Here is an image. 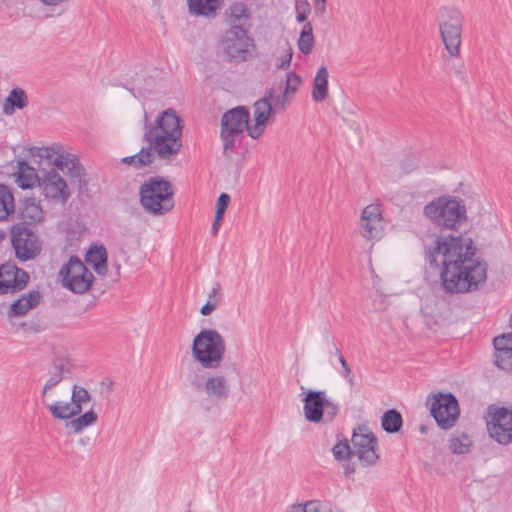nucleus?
<instances>
[{"instance_id":"obj_3","label":"nucleus","mask_w":512,"mask_h":512,"mask_svg":"<svg viewBox=\"0 0 512 512\" xmlns=\"http://www.w3.org/2000/svg\"><path fill=\"white\" fill-rule=\"evenodd\" d=\"M139 202L143 210L153 216H163L175 206L174 188L161 176H151L139 187Z\"/></svg>"},{"instance_id":"obj_38","label":"nucleus","mask_w":512,"mask_h":512,"mask_svg":"<svg viewBox=\"0 0 512 512\" xmlns=\"http://www.w3.org/2000/svg\"><path fill=\"white\" fill-rule=\"evenodd\" d=\"M62 153H66L65 150L62 149L59 145H53L51 147H41L37 148V153L34 155L40 158V163L42 164V161H46L49 169L53 167L55 169V159L59 155H62Z\"/></svg>"},{"instance_id":"obj_60","label":"nucleus","mask_w":512,"mask_h":512,"mask_svg":"<svg viewBox=\"0 0 512 512\" xmlns=\"http://www.w3.org/2000/svg\"><path fill=\"white\" fill-rule=\"evenodd\" d=\"M415 167H416L415 165H411V166H409V168L407 169V171H411V170H413Z\"/></svg>"},{"instance_id":"obj_37","label":"nucleus","mask_w":512,"mask_h":512,"mask_svg":"<svg viewBox=\"0 0 512 512\" xmlns=\"http://www.w3.org/2000/svg\"><path fill=\"white\" fill-rule=\"evenodd\" d=\"M472 442L464 432L456 431L449 440V448L454 454H465L469 451Z\"/></svg>"},{"instance_id":"obj_51","label":"nucleus","mask_w":512,"mask_h":512,"mask_svg":"<svg viewBox=\"0 0 512 512\" xmlns=\"http://www.w3.org/2000/svg\"><path fill=\"white\" fill-rule=\"evenodd\" d=\"M236 136L222 137L224 142V152L232 151L234 148V141Z\"/></svg>"},{"instance_id":"obj_42","label":"nucleus","mask_w":512,"mask_h":512,"mask_svg":"<svg viewBox=\"0 0 512 512\" xmlns=\"http://www.w3.org/2000/svg\"><path fill=\"white\" fill-rule=\"evenodd\" d=\"M90 398H91L90 394L85 388L78 386V385L73 386L72 396H71L72 402L86 403V402L90 401Z\"/></svg>"},{"instance_id":"obj_14","label":"nucleus","mask_w":512,"mask_h":512,"mask_svg":"<svg viewBox=\"0 0 512 512\" xmlns=\"http://www.w3.org/2000/svg\"><path fill=\"white\" fill-rule=\"evenodd\" d=\"M250 113L247 107L237 106L225 112L221 118V137L238 136L248 127Z\"/></svg>"},{"instance_id":"obj_13","label":"nucleus","mask_w":512,"mask_h":512,"mask_svg":"<svg viewBox=\"0 0 512 512\" xmlns=\"http://www.w3.org/2000/svg\"><path fill=\"white\" fill-rule=\"evenodd\" d=\"M487 427L491 438L499 444L507 445L512 442V410L496 408Z\"/></svg>"},{"instance_id":"obj_33","label":"nucleus","mask_w":512,"mask_h":512,"mask_svg":"<svg viewBox=\"0 0 512 512\" xmlns=\"http://www.w3.org/2000/svg\"><path fill=\"white\" fill-rule=\"evenodd\" d=\"M97 419V413L93 410H90L80 415L78 418L66 422L65 426L70 430V432L77 434L80 433L83 429L93 425Z\"/></svg>"},{"instance_id":"obj_57","label":"nucleus","mask_w":512,"mask_h":512,"mask_svg":"<svg viewBox=\"0 0 512 512\" xmlns=\"http://www.w3.org/2000/svg\"><path fill=\"white\" fill-rule=\"evenodd\" d=\"M134 162H135L134 155L128 156V157H124L122 159V163L130 165L132 167H133Z\"/></svg>"},{"instance_id":"obj_50","label":"nucleus","mask_w":512,"mask_h":512,"mask_svg":"<svg viewBox=\"0 0 512 512\" xmlns=\"http://www.w3.org/2000/svg\"><path fill=\"white\" fill-rule=\"evenodd\" d=\"M220 284L217 283L211 290L210 294H209V301H217V305H219L220 303V300H221V296H220Z\"/></svg>"},{"instance_id":"obj_52","label":"nucleus","mask_w":512,"mask_h":512,"mask_svg":"<svg viewBox=\"0 0 512 512\" xmlns=\"http://www.w3.org/2000/svg\"><path fill=\"white\" fill-rule=\"evenodd\" d=\"M222 220H223V216H221V215L219 216V215L215 214V218H214L212 228H211V232H212L213 236H216L218 234Z\"/></svg>"},{"instance_id":"obj_39","label":"nucleus","mask_w":512,"mask_h":512,"mask_svg":"<svg viewBox=\"0 0 512 512\" xmlns=\"http://www.w3.org/2000/svg\"><path fill=\"white\" fill-rule=\"evenodd\" d=\"M47 408L55 419L69 420L72 418L69 402L56 401L50 405H47Z\"/></svg>"},{"instance_id":"obj_62","label":"nucleus","mask_w":512,"mask_h":512,"mask_svg":"<svg viewBox=\"0 0 512 512\" xmlns=\"http://www.w3.org/2000/svg\"><path fill=\"white\" fill-rule=\"evenodd\" d=\"M337 350H339L337 347H335L334 354L337 356Z\"/></svg>"},{"instance_id":"obj_4","label":"nucleus","mask_w":512,"mask_h":512,"mask_svg":"<svg viewBox=\"0 0 512 512\" xmlns=\"http://www.w3.org/2000/svg\"><path fill=\"white\" fill-rule=\"evenodd\" d=\"M425 215L438 226L456 230L467 220L464 201L455 196H440L424 207Z\"/></svg>"},{"instance_id":"obj_12","label":"nucleus","mask_w":512,"mask_h":512,"mask_svg":"<svg viewBox=\"0 0 512 512\" xmlns=\"http://www.w3.org/2000/svg\"><path fill=\"white\" fill-rule=\"evenodd\" d=\"M28 281L29 274L15 263L8 261L0 265V294L21 291Z\"/></svg>"},{"instance_id":"obj_56","label":"nucleus","mask_w":512,"mask_h":512,"mask_svg":"<svg viewBox=\"0 0 512 512\" xmlns=\"http://www.w3.org/2000/svg\"><path fill=\"white\" fill-rule=\"evenodd\" d=\"M355 472V466L352 463H346L344 465V473L347 477Z\"/></svg>"},{"instance_id":"obj_16","label":"nucleus","mask_w":512,"mask_h":512,"mask_svg":"<svg viewBox=\"0 0 512 512\" xmlns=\"http://www.w3.org/2000/svg\"><path fill=\"white\" fill-rule=\"evenodd\" d=\"M382 213L375 204L366 206L361 213L359 231L366 240L379 239L382 234Z\"/></svg>"},{"instance_id":"obj_48","label":"nucleus","mask_w":512,"mask_h":512,"mask_svg":"<svg viewBox=\"0 0 512 512\" xmlns=\"http://www.w3.org/2000/svg\"><path fill=\"white\" fill-rule=\"evenodd\" d=\"M302 507L305 508L307 512H322V504L320 501L317 500L308 501L304 505H302Z\"/></svg>"},{"instance_id":"obj_28","label":"nucleus","mask_w":512,"mask_h":512,"mask_svg":"<svg viewBox=\"0 0 512 512\" xmlns=\"http://www.w3.org/2000/svg\"><path fill=\"white\" fill-rule=\"evenodd\" d=\"M28 105V96L21 88H13L3 104V112L12 115L16 109L22 110Z\"/></svg>"},{"instance_id":"obj_41","label":"nucleus","mask_w":512,"mask_h":512,"mask_svg":"<svg viewBox=\"0 0 512 512\" xmlns=\"http://www.w3.org/2000/svg\"><path fill=\"white\" fill-rule=\"evenodd\" d=\"M333 455L337 460H345L353 455V447L351 448L348 440L338 442L332 449Z\"/></svg>"},{"instance_id":"obj_63","label":"nucleus","mask_w":512,"mask_h":512,"mask_svg":"<svg viewBox=\"0 0 512 512\" xmlns=\"http://www.w3.org/2000/svg\"><path fill=\"white\" fill-rule=\"evenodd\" d=\"M187 512H191L190 510H188Z\"/></svg>"},{"instance_id":"obj_24","label":"nucleus","mask_w":512,"mask_h":512,"mask_svg":"<svg viewBox=\"0 0 512 512\" xmlns=\"http://www.w3.org/2000/svg\"><path fill=\"white\" fill-rule=\"evenodd\" d=\"M41 297V293L38 290H32L27 295L20 297L11 304L7 313L8 317L23 316L30 309L38 305Z\"/></svg>"},{"instance_id":"obj_17","label":"nucleus","mask_w":512,"mask_h":512,"mask_svg":"<svg viewBox=\"0 0 512 512\" xmlns=\"http://www.w3.org/2000/svg\"><path fill=\"white\" fill-rule=\"evenodd\" d=\"M225 21L229 25L227 31L249 33L252 26L250 9L242 2H234L225 11Z\"/></svg>"},{"instance_id":"obj_53","label":"nucleus","mask_w":512,"mask_h":512,"mask_svg":"<svg viewBox=\"0 0 512 512\" xmlns=\"http://www.w3.org/2000/svg\"><path fill=\"white\" fill-rule=\"evenodd\" d=\"M82 404L80 402L70 403V412H72V418L79 415L82 412Z\"/></svg>"},{"instance_id":"obj_22","label":"nucleus","mask_w":512,"mask_h":512,"mask_svg":"<svg viewBox=\"0 0 512 512\" xmlns=\"http://www.w3.org/2000/svg\"><path fill=\"white\" fill-rule=\"evenodd\" d=\"M41 168V163L37 169L35 167L30 166L25 160L18 161V172H17V183L18 186L22 189H30L33 188L36 184L39 185L41 181L43 172Z\"/></svg>"},{"instance_id":"obj_55","label":"nucleus","mask_w":512,"mask_h":512,"mask_svg":"<svg viewBox=\"0 0 512 512\" xmlns=\"http://www.w3.org/2000/svg\"><path fill=\"white\" fill-rule=\"evenodd\" d=\"M190 384L196 389L200 390L202 386V378L199 375H195L190 379Z\"/></svg>"},{"instance_id":"obj_34","label":"nucleus","mask_w":512,"mask_h":512,"mask_svg":"<svg viewBox=\"0 0 512 512\" xmlns=\"http://www.w3.org/2000/svg\"><path fill=\"white\" fill-rule=\"evenodd\" d=\"M403 424V418L399 411L396 409H390L384 412L381 425L385 432L387 433H397Z\"/></svg>"},{"instance_id":"obj_23","label":"nucleus","mask_w":512,"mask_h":512,"mask_svg":"<svg viewBox=\"0 0 512 512\" xmlns=\"http://www.w3.org/2000/svg\"><path fill=\"white\" fill-rule=\"evenodd\" d=\"M191 15L208 19L215 18L223 5V0H187Z\"/></svg>"},{"instance_id":"obj_36","label":"nucleus","mask_w":512,"mask_h":512,"mask_svg":"<svg viewBox=\"0 0 512 512\" xmlns=\"http://www.w3.org/2000/svg\"><path fill=\"white\" fill-rule=\"evenodd\" d=\"M351 441L353 448L356 446H363V444L366 443H372V445L378 446L377 437L369 431L368 427L365 425H359L353 430Z\"/></svg>"},{"instance_id":"obj_61","label":"nucleus","mask_w":512,"mask_h":512,"mask_svg":"<svg viewBox=\"0 0 512 512\" xmlns=\"http://www.w3.org/2000/svg\"><path fill=\"white\" fill-rule=\"evenodd\" d=\"M420 430H421V432H426V427L425 426H421Z\"/></svg>"},{"instance_id":"obj_7","label":"nucleus","mask_w":512,"mask_h":512,"mask_svg":"<svg viewBox=\"0 0 512 512\" xmlns=\"http://www.w3.org/2000/svg\"><path fill=\"white\" fill-rule=\"evenodd\" d=\"M10 241L18 260L25 262L35 259L42 250L37 233L24 224H15L10 229Z\"/></svg>"},{"instance_id":"obj_25","label":"nucleus","mask_w":512,"mask_h":512,"mask_svg":"<svg viewBox=\"0 0 512 512\" xmlns=\"http://www.w3.org/2000/svg\"><path fill=\"white\" fill-rule=\"evenodd\" d=\"M203 388L209 397L218 400H226L230 393L228 380L222 375L208 377Z\"/></svg>"},{"instance_id":"obj_20","label":"nucleus","mask_w":512,"mask_h":512,"mask_svg":"<svg viewBox=\"0 0 512 512\" xmlns=\"http://www.w3.org/2000/svg\"><path fill=\"white\" fill-rule=\"evenodd\" d=\"M495 364L503 370H512V332L493 339Z\"/></svg>"},{"instance_id":"obj_8","label":"nucleus","mask_w":512,"mask_h":512,"mask_svg":"<svg viewBox=\"0 0 512 512\" xmlns=\"http://www.w3.org/2000/svg\"><path fill=\"white\" fill-rule=\"evenodd\" d=\"M59 274L62 276L63 286L77 294L87 292L95 279L93 273L77 256H71Z\"/></svg>"},{"instance_id":"obj_5","label":"nucleus","mask_w":512,"mask_h":512,"mask_svg":"<svg viewBox=\"0 0 512 512\" xmlns=\"http://www.w3.org/2000/svg\"><path fill=\"white\" fill-rule=\"evenodd\" d=\"M225 350V341L216 330L203 329L193 339L192 355L204 368H218Z\"/></svg>"},{"instance_id":"obj_21","label":"nucleus","mask_w":512,"mask_h":512,"mask_svg":"<svg viewBox=\"0 0 512 512\" xmlns=\"http://www.w3.org/2000/svg\"><path fill=\"white\" fill-rule=\"evenodd\" d=\"M19 218L21 220L19 224L31 227L43 221L44 211L35 198H26L20 205Z\"/></svg>"},{"instance_id":"obj_47","label":"nucleus","mask_w":512,"mask_h":512,"mask_svg":"<svg viewBox=\"0 0 512 512\" xmlns=\"http://www.w3.org/2000/svg\"><path fill=\"white\" fill-rule=\"evenodd\" d=\"M314 4V13L318 17H323L326 13V0H312Z\"/></svg>"},{"instance_id":"obj_15","label":"nucleus","mask_w":512,"mask_h":512,"mask_svg":"<svg viewBox=\"0 0 512 512\" xmlns=\"http://www.w3.org/2000/svg\"><path fill=\"white\" fill-rule=\"evenodd\" d=\"M43 175L39 182L45 198L61 201L65 203L70 197L65 180L59 175V173L51 167L49 170L42 169Z\"/></svg>"},{"instance_id":"obj_43","label":"nucleus","mask_w":512,"mask_h":512,"mask_svg":"<svg viewBox=\"0 0 512 512\" xmlns=\"http://www.w3.org/2000/svg\"><path fill=\"white\" fill-rule=\"evenodd\" d=\"M337 357L342 366L341 375L349 382V384L351 386H353L354 385V377L352 375L351 368H350L349 364L347 363L346 359L344 358V356L342 355V353L340 352V350H337Z\"/></svg>"},{"instance_id":"obj_9","label":"nucleus","mask_w":512,"mask_h":512,"mask_svg":"<svg viewBox=\"0 0 512 512\" xmlns=\"http://www.w3.org/2000/svg\"><path fill=\"white\" fill-rule=\"evenodd\" d=\"M430 410L431 415L442 429L451 428L460 414L457 398L452 393L436 395Z\"/></svg>"},{"instance_id":"obj_30","label":"nucleus","mask_w":512,"mask_h":512,"mask_svg":"<svg viewBox=\"0 0 512 512\" xmlns=\"http://www.w3.org/2000/svg\"><path fill=\"white\" fill-rule=\"evenodd\" d=\"M353 455H356L364 466L374 465L379 460V447L372 443L356 446L353 448Z\"/></svg>"},{"instance_id":"obj_45","label":"nucleus","mask_w":512,"mask_h":512,"mask_svg":"<svg viewBox=\"0 0 512 512\" xmlns=\"http://www.w3.org/2000/svg\"><path fill=\"white\" fill-rule=\"evenodd\" d=\"M339 412V405L325 398L324 417L326 421H332Z\"/></svg>"},{"instance_id":"obj_11","label":"nucleus","mask_w":512,"mask_h":512,"mask_svg":"<svg viewBox=\"0 0 512 512\" xmlns=\"http://www.w3.org/2000/svg\"><path fill=\"white\" fill-rule=\"evenodd\" d=\"M275 98V90L269 88L264 96L254 103L255 124L248 127V135L251 138L258 139L264 133L270 117L278 109L275 108Z\"/></svg>"},{"instance_id":"obj_46","label":"nucleus","mask_w":512,"mask_h":512,"mask_svg":"<svg viewBox=\"0 0 512 512\" xmlns=\"http://www.w3.org/2000/svg\"><path fill=\"white\" fill-rule=\"evenodd\" d=\"M293 56V50L290 45H288L284 54L279 58V63L277 67L281 70H286L290 67Z\"/></svg>"},{"instance_id":"obj_18","label":"nucleus","mask_w":512,"mask_h":512,"mask_svg":"<svg viewBox=\"0 0 512 512\" xmlns=\"http://www.w3.org/2000/svg\"><path fill=\"white\" fill-rule=\"evenodd\" d=\"M326 392L309 390L303 399L305 418L314 423H319L324 418Z\"/></svg>"},{"instance_id":"obj_2","label":"nucleus","mask_w":512,"mask_h":512,"mask_svg":"<svg viewBox=\"0 0 512 512\" xmlns=\"http://www.w3.org/2000/svg\"><path fill=\"white\" fill-rule=\"evenodd\" d=\"M180 118L175 110L169 108L163 111L154 123L148 121L144 111L143 140L148 144L134 155L133 167L141 169L153 164L155 154L161 160L173 159L181 150L182 127Z\"/></svg>"},{"instance_id":"obj_10","label":"nucleus","mask_w":512,"mask_h":512,"mask_svg":"<svg viewBox=\"0 0 512 512\" xmlns=\"http://www.w3.org/2000/svg\"><path fill=\"white\" fill-rule=\"evenodd\" d=\"M223 52L230 62H243L250 56V48L254 47L249 33L226 31L223 38Z\"/></svg>"},{"instance_id":"obj_26","label":"nucleus","mask_w":512,"mask_h":512,"mask_svg":"<svg viewBox=\"0 0 512 512\" xmlns=\"http://www.w3.org/2000/svg\"><path fill=\"white\" fill-rule=\"evenodd\" d=\"M302 83L301 77L296 72L287 73L283 95L275 94V108L286 109L290 96L294 95Z\"/></svg>"},{"instance_id":"obj_49","label":"nucleus","mask_w":512,"mask_h":512,"mask_svg":"<svg viewBox=\"0 0 512 512\" xmlns=\"http://www.w3.org/2000/svg\"><path fill=\"white\" fill-rule=\"evenodd\" d=\"M217 301H207L202 308L200 309V313L204 316L210 315L217 307Z\"/></svg>"},{"instance_id":"obj_35","label":"nucleus","mask_w":512,"mask_h":512,"mask_svg":"<svg viewBox=\"0 0 512 512\" xmlns=\"http://www.w3.org/2000/svg\"><path fill=\"white\" fill-rule=\"evenodd\" d=\"M313 27L310 22H306L301 30L297 41L298 49L305 55H309L314 47Z\"/></svg>"},{"instance_id":"obj_59","label":"nucleus","mask_w":512,"mask_h":512,"mask_svg":"<svg viewBox=\"0 0 512 512\" xmlns=\"http://www.w3.org/2000/svg\"><path fill=\"white\" fill-rule=\"evenodd\" d=\"M509 327L512 329V312H511L510 319H509Z\"/></svg>"},{"instance_id":"obj_1","label":"nucleus","mask_w":512,"mask_h":512,"mask_svg":"<svg viewBox=\"0 0 512 512\" xmlns=\"http://www.w3.org/2000/svg\"><path fill=\"white\" fill-rule=\"evenodd\" d=\"M425 260L431 268L441 269L442 287L447 293L478 290L487 279V263L476 257L471 238L462 235L443 239L437 236L432 245L424 243Z\"/></svg>"},{"instance_id":"obj_6","label":"nucleus","mask_w":512,"mask_h":512,"mask_svg":"<svg viewBox=\"0 0 512 512\" xmlns=\"http://www.w3.org/2000/svg\"><path fill=\"white\" fill-rule=\"evenodd\" d=\"M437 21L445 49L451 57L459 58L464 22L462 12L453 6L442 7L439 9Z\"/></svg>"},{"instance_id":"obj_19","label":"nucleus","mask_w":512,"mask_h":512,"mask_svg":"<svg viewBox=\"0 0 512 512\" xmlns=\"http://www.w3.org/2000/svg\"><path fill=\"white\" fill-rule=\"evenodd\" d=\"M55 167L63 172H66L70 180L73 183H77L80 189L86 185V181L83 179L85 175V169L82 164L79 163L78 159L74 157V155L68 152L62 153V155L56 157Z\"/></svg>"},{"instance_id":"obj_31","label":"nucleus","mask_w":512,"mask_h":512,"mask_svg":"<svg viewBox=\"0 0 512 512\" xmlns=\"http://www.w3.org/2000/svg\"><path fill=\"white\" fill-rule=\"evenodd\" d=\"M15 211V202L12 189L0 184V221L6 220Z\"/></svg>"},{"instance_id":"obj_32","label":"nucleus","mask_w":512,"mask_h":512,"mask_svg":"<svg viewBox=\"0 0 512 512\" xmlns=\"http://www.w3.org/2000/svg\"><path fill=\"white\" fill-rule=\"evenodd\" d=\"M65 372H68V368L64 360H55L53 362V371H51V376L44 384L42 396H45L48 391L52 390L62 381Z\"/></svg>"},{"instance_id":"obj_29","label":"nucleus","mask_w":512,"mask_h":512,"mask_svg":"<svg viewBox=\"0 0 512 512\" xmlns=\"http://www.w3.org/2000/svg\"><path fill=\"white\" fill-rule=\"evenodd\" d=\"M328 70L325 66H321L314 77L312 98L315 102H322L328 96Z\"/></svg>"},{"instance_id":"obj_27","label":"nucleus","mask_w":512,"mask_h":512,"mask_svg":"<svg viewBox=\"0 0 512 512\" xmlns=\"http://www.w3.org/2000/svg\"><path fill=\"white\" fill-rule=\"evenodd\" d=\"M107 250L104 245L92 246L86 254V262L90 263L94 271L99 275L107 273Z\"/></svg>"},{"instance_id":"obj_44","label":"nucleus","mask_w":512,"mask_h":512,"mask_svg":"<svg viewBox=\"0 0 512 512\" xmlns=\"http://www.w3.org/2000/svg\"><path fill=\"white\" fill-rule=\"evenodd\" d=\"M231 198L227 193H221L216 202V212L215 214L224 216L225 211L227 210L230 204Z\"/></svg>"},{"instance_id":"obj_40","label":"nucleus","mask_w":512,"mask_h":512,"mask_svg":"<svg viewBox=\"0 0 512 512\" xmlns=\"http://www.w3.org/2000/svg\"><path fill=\"white\" fill-rule=\"evenodd\" d=\"M296 20L299 23H306L308 15L311 13V5L308 0H296L295 2Z\"/></svg>"},{"instance_id":"obj_54","label":"nucleus","mask_w":512,"mask_h":512,"mask_svg":"<svg viewBox=\"0 0 512 512\" xmlns=\"http://www.w3.org/2000/svg\"><path fill=\"white\" fill-rule=\"evenodd\" d=\"M452 69H453V71H454V74H455L458 78H460L461 80H464V78H465V73H464V66H463V64L458 65V66L454 65V66H452Z\"/></svg>"},{"instance_id":"obj_58","label":"nucleus","mask_w":512,"mask_h":512,"mask_svg":"<svg viewBox=\"0 0 512 512\" xmlns=\"http://www.w3.org/2000/svg\"><path fill=\"white\" fill-rule=\"evenodd\" d=\"M289 512H307V511L305 510V508L302 507L301 504H298V505H294L292 507L291 511H289Z\"/></svg>"}]
</instances>
